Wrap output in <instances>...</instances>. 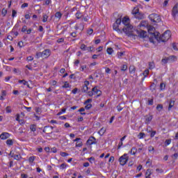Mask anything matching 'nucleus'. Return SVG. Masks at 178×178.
Instances as JSON below:
<instances>
[{
  "mask_svg": "<svg viewBox=\"0 0 178 178\" xmlns=\"http://www.w3.org/2000/svg\"><path fill=\"white\" fill-rule=\"evenodd\" d=\"M123 54H124L123 52L118 53V58H119V59H120L122 58V56H123Z\"/></svg>",
  "mask_w": 178,
  "mask_h": 178,
  "instance_id": "nucleus-58",
  "label": "nucleus"
},
{
  "mask_svg": "<svg viewBox=\"0 0 178 178\" xmlns=\"http://www.w3.org/2000/svg\"><path fill=\"white\" fill-rule=\"evenodd\" d=\"M42 54L43 55V58H49V56H51V50H49V49H47L43 51Z\"/></svg>",
  "mask_w": 178,
  "mask_h": 178,
  "instance_id": "nucleus-14",
  "label": "nucleus"
},
{
  "mask_svg": "<svg viewBox=\"0 0 178 178\" xmlns=\"http://www.w3.org/2000/svg\"><path fill=\"white\" fill-rule=\"evenodd\" d=\"M149 19L151 20V22H153V23H160L161 22V17L156 13L150 14L149 15Z\"/></svg>",
  "mask_w": 178,
  "mask_h": 178,
  "instance_id": "nucleus-5",
  "label": "nucleus"
},
{
  "mask_svg": "<svg viewBox=\"0 0 178 178\" xmlns=\"http://www.w3.org/2000/svg\"><path fill=\"white\" fill-rule=\"evenodd\" d=\"M165 87H166V85H165V83H161L160 84V88H161V90H165Z\"/></svg>",
  "mask_w": 178,
  "mask_h": 178,
  "instance_id": "nucleus-48",
  "label": "nucleus"
},
{
  "mask_svg": "<svg viewBox=\"0 0 178 178\" xmlns=\"http://www.w3.org/2000/svg\"><path fill=\"white\" fill-rule=\"evenodd\" d=\"M149 73V70H145L143 72V76H144V77H147Z\"/></svg>",
  "mask_w": 178,
  "mask_h": 178,
  "instance_id": "nucleus-33",
  "label": "nucleus"
},
{
  "mask_svg": "<svg viewBox=\"0 0 178 178\" xmlns=\"http://www.w3.org/2000/svg\"><path fill=\"white\" fill-rule=\"evenodd\" d=\"M26 31H27V26L24 25L22 29V32L26 33Z\"/></svg>",
  "mask_w": 178,
  "mask_h": 178,
  "instance_id": "nucleus-49",
  "label": "nucleus"
},
{
  "mask_svg": "<svg viewBox=\"0 0 178 178\" xmlns=\"http://www.w3.org/2000/svg\"><path fill=\"white\" fill-rule=\"evenodd\" d=\"M170 31L168 30L164 32V33L159 37V35H158L157 41L159 42H166L170 38Z\"/></svg>",
  "mask_w": 178,
  "mask_h": 178,
  "instance_id": "nucleus-3",
  "label": "nucleus"
},
{
  "mask_svg": "<svg viewBox=\"0 0 178 178\" xmlns=\"http://www.w3.org/2000/svg\"><path fill=\"white\" fill-rule=\"evenodd\" d=\"M35 58L36 59H40V58H44L42 52H36Z\"/></svg>",
  "mask_w": 178,
  "mask_h": 178,
  "instance_id": "nucleus-22",
  "label": "nucleus"
},
{
  "mask_svg": "<svg viewBox=\"0 0 178 178\" xmlns=\"http://www.w3.org/2000/svg\"><path fill=\"white\" fill-rule=\"evenodd\" d=\"M172 48L175 51H178L177 45H176V43H172Z\"/></svg>",
  "mask_w": 178,
  "mask_h": 178,
  "instance_id": "nucleus-50",
  "label": "nucleus"
},
{
  "mask_svg": "<svg viewBox=\"0 0 178 178\" xmlns=\"http://www.w3.org/2000/svg\"><path fill=\"white\" fill-rule=\"evenodd\" d=\"M63 41H65V39H63V38H61L57 40V42H58V44H60V42H63Z\"/></svg>",
  "mask_w": 178,
  "mask_h": 178,
  "instance_id": "nucleus-64",
  "label": "nucleus"
},
{
  "mask_svg": "<svg viewBox=\"0 0 178 178\" xmlns=\"http://www.w3.org/2000/svg\"><path fill=\"white\" fill-rule=\"evenodd\" d=\"M29 6V3H24L22 6L21 8H27Z\"/></svg>",
  "mask_w": 178,
  "mask_h": 178,
  "instance_id": "nucleus-57",
  "label": "nucleus"
},
{
  "mask_svg": "<svg viewBox=\"0 0 178 178\" xmlns=\"http://www.w3.org/2000/svg\"><path fill=\"white\" fill-rule=\"evenodd\" d=\"M30 130H31L34 133V131H35V130H37V125H35V124H31Z\"/></svg>",
  "mask_w": 178,
  "mask_h": 178,
  "instance_id": "nucleus-23",
  "label": "nucleus"
},
{
  "mask_svg": "<svg viewBox=\"0 0 178 178\" xmlns=\"http://www.w3.org/2000/svg\"><path fill=\"white\" fill-rule=\"evenodd\" d=\"M137 34L140 37V38H145V37H147V31H137Z\"/></svg>",
  "mask_w": 178,
  "mask_h": 178,
  "instance_id": "nucleus-13",
  "label": "nucleus"
},
{
  "mask_svg": "<svg viewBox=\"0 0 178 178\" xmlns=\"http://www.w3.org/2000/svg\"><path fill=\"white\" fill-rule=\"evenodd\" d=\"M92 33H94V30L92 29H90L89 30H88V34H89L90 35H91Z\"/></svg>",
  "mask_w": 178,
  "mask_h": 178,
  "instance_id": "nucleus-59",
  "label": "nucleus"
},
{
  "mask_svg": "<svg viewBox=\"0 0 178 178\" xmlns=\"http://www.w3.org/2000/svg\"><path fill=\"white\" fill-rule=\"evenodd\" d=\"M113 30H115V31H118L120 34H122V33H123V31H122V30H120V29H119V25H118V24L114 23L113 25Z\"/></svg>",
  "mask_w": 178,
  "mask_h": 178,
  "instance_id": "nucleus-16",
  "label": "nucleus"
},
{
  "mask_svg": "<svg viewBox=\"0 0 178 178\" xmlns=\"http://www.w3.org/2000/svg\"><path fill=\"white\" fill-rule=\"evenodd\" d=\"M121 23H122V19H120V18L117 19L116 21H115V24H118V26H119L120 24H121Z\"/></svg>",
  "mask_w": 178,
  "mask_h": 178,
  "instance_id": "nucleus-38",
  "label": "nucleus"
},
{
  "mask_svg": "<svg viewBox=\"0 0 178 178\" xmlns=\"http://www.w3.org/2000/svg\"><path fill=\"white\" fill-rule=\"evenodd\" d=\"M88 95H89V97H92V95H94V91H88Z\"/></svg>",
  "mask_w": 178,
  "mask_h": 178,
  "instance_id": "nucleus-60",
  "label": "nucleus"
},
{
  "mask_svg": "<svg viewBox=\"0 0 178 178\" xmlns=\"http://www.w3.org/2000/svg\"><path fill=\"white\" fill-rule=\"evenodd\" d=\"M75 16L76 19H81L83 15H81V13L80 11H77V13L75 14Z\"/></svg>",
  "mask_w": 178,
  "mask_h": 178,
  "instance_id": "nucleus-27",
  "label": "nucleus"
},
{
  "mask_svg": "<svg viewBox=\"0 0 178 178\" xmlns=\"http://www.w3.org/2000/svg\"><path fill=\"white\" fill-rule=\"evenodd\" d=\"M90 102H92V99H88L87 100H86L85 102H84V105H87V104H90Z\"/></svg>",
  "mask_w": 178,
  "mask_h": 178,
  "instance_id": "nucleus-39",
  "label": "nucleus"
},
{
  "mask_svg": "<svg viewBox=\"0 0 178 178\" xmlns=\"http://www.w3.org/2000/svg\"><path fill=\"white\" fill-rule=\"evenodd\" d=\"M129 73L131 74L136 73V67H134V65H131L129 67Z\"/></svg>",
  "mask_w": 178,
  "mask_h": 178,
  "instance_id": "nucleus-19",
  "label": "nucleus"
},
{
  "mask_svg": "<svg viewBox=\"0 0 178 178\" xmlns=\"http://www.w3.org/2000/svg\"><path fill=\"white\" fill-rule=\"evenodd\" d=\"M122 23L124 25L122 31L128 35V34L131 33V30H133V26L130 24V18L129 17H124L122 20Z\"/></svg>",
  "mask_w": 178,
  "mask_h": 178,
  "instance_id": "nucleus-1",
  "label": "nucleus"
},
{
  "mask_svg": "<svg viewBox=\"0 0 178 178\" xmlns=\"http://www.w3.org/2000/svg\"><path fill=\"white\" fill-rule=\"evenodd\" d=\"M55 17H57V19H60L62 17V13H60V12L56 13Z\"/></svg>",
  "mask_w": 178,
  "mask_h": 178,
  "instance_id": "nucleus-31",
  "label": "nucleus"
},
{
  "mask_svg": "<svg viewBox=\"0 0 178 178\" xmlns=\"http://www.w3.org/2000/svg\"><path fill=\"white\" fill-rule=\"evenodd\" d=\"M130 154L132 155H136V154H137V148H136V147H132L130 151Z\"/></svg>",
  "mask_w": 178,
  "mask_h": 178,
  "instance_id": "nucleus-21",
  "label": "nucleus"
},
{
  "mask_svg": "<svg viewBox=\"0 0 178 178\" xmlns=\"http://www.w3.org/2000/svg\"><path fill=\"white\" fill-rule=\"evenodd\" d=\"M156 88V85H155L154 83H152L150 86V90H152V91H154Z\"/></svg>",
  "mask_w": 178,
  "mask_h": 178,
  "instance_id": "nucleus-36",
  "label": "nucleus"
},
{
  "mask_svg": "<svg viewBox=\"0 0 178 178\" xmlns=\"http://www.w3.org/2000/svg\"><path fill=\"white\" fill-rule=\"evenodd\" d=\"M156 109H157V111H159V112H161V111H162V109H163V105L158 104L156 106Z\"/></svg>",
  "mask_w": 178,
  "mask_h": 178,
  "instance_id": "nucleus-29",
  "label": "nucleus"
},
{
  "mask_svg": "<svg viewBox=\"0 0 178 178\" xmlns=\"http://www.w3.org/2000/svg\"><path fill=\"white\" fill-rule=\"evenodd\" d=\"M17 15V11L13 10V13H12V17H16V15Z\"/></svg>",
  "mask_w": 178,
  "mask_h": 178,
  "instance_id": "nucleus-46",
  "label": "nucleus"
},
{
  "mask_svg": "<svg viewBox=\"0 0 178 178\" xmlns=\"http://www.w3.org/2000/svg\"><path fill=\"white\" fill-rule=\"evenodd\" d=\"M131 13L132 15H134L136 19H138L139 20L144 19V14L140 13V9L138 8V7H134L132 10Z\"/></svg>",
  "mask_w": 178,
  "mask_h": 178,
  "instance_id": "nucleus-4",
  "label": "nucleus"
},
{
  "mask_svg": "<svg viewBox=\"0 0 178 178\" xmlns=\"http://www.w3.org/2000/svg\"><path fill=\"white\" fill-rule=\"evenodd\" d=\"M175 100L170 99V101L169 102L168 111H171L172 108H173V106H175Z\"/></svg>",
  "mask_w": 178,
  "mask_h": 178,
  "instance_id": "nucleus-17",
  "label": "nucleus"
},
{
  "mask_svg": "<svg viewBox=\"0 0 178 178\" xmlns=\"http://www.w3.org/2000/svg\"><path fill=\"white\" fill-rule=\"evenodd\" d=\"M154 67H155V64L153 62L149 63V69H154Z\"/></svg>",
  "mask_w": 178,
  "mask_h": 178,
  "instance_id": "nucleus-40",
  "label": "nucleus"
},
{
  "mask_svg": "<svg viewBox=\"0 0 178 178\" xmlns=\"http://www.w3.org/2000/svg\"><path fill=\"white\" fill-rule=\"evenodd\" d=\"M81 49H82V51H86V49H87V46H86V44H82L81 45Z\"/></svg>",
  "mask_w": 178,
  "mask_h": 178,
  "instance_id": "nucleus-44",
  "label": "nucleus"
},
{
  "mask_svg": "<svg viewBox=\"0 0 178 178\" xmlns=\"http://www.w3.org/2000/svg\"><path fill=\"white\" fill-rule=\"evenodd\" d=\"M88 86H90V81H85L84 85L83 86V88H81V92H87L88 91Z\"/></svg>",
  "mask_w": 178,
  "mask_h": 178,
  "instance_id": "nucleus-10",
  "label": "nucleus"
},
{
  "mask_svg": "<svg viewBox=\"0 0 178 178\" xmlns=\"http://www.w3.org/2000/svg\"><path fill=\"white\" fill-rule=\"evenodd\" d=\"M127 161H129V156H127V154H124L119 159V162L122 166H124V165L127 163Z\"/></svg>",
  "mask_w": 178,
  "mask_h": 178,
  "instance_id": "nucleus-6",
  "label": "nucleus"
},
{
  "mask_svg": "<svg viewBox=\"0 0 178 178\" xmlns=\"http://www.w3.org/2000/svg\"><path fill=\"white\" fill-rule=\"evenodd\" d=\"M172 58H175V56H172V57L163 58L162 59L161 62H163V63H167L170 60V58L172 59Z\"/></svg>",
  "mask_w": 178,
  "mask_h": 178,
  "instance_id": "nucleus-25",
  "label": "nucleus"
},
{
  "mask_svg": "<svg viewBox=\"0 0 178 178\" xmlns=\"http://www.w3.org/2000/svg\"><path fill=\"white\" fill-rule=\"evenodd\" d=\"M85 109H86V111H90V109L91 108H92V104H85Z\"/></svg>",
  "mask_w": 178,
  "mask_h": 178,
  "instance_id": "nucleus-28",
  "label": "nucleus"
},
{
  "mask_svg": "<svg viewBox=\"0 0 178 178\" xmlns=\"http://www.w3.org/2000/svg\"><path fill=\"white\" fill-rule=\"evenodd\" d=\"M170 143H172V140L168 139L165 141V145H170Z\"/></svg>",
  "mask_w": 178,
  "mask_h": 178,
  "instance_id": "nucleus-51",
  "label": "nucleus"
},
{
  "mask_svg": "<svg viewBox=\"0 0 178 178\" xmlns=\"http://www.w3.org/2000/svg\"><path fill=\"white\" fill-rule=\"evenodd\" d=\"M155 149L154 148V147H152V146H149V147H148V151H149V152H152V151H154Z\"/></svg>",
  "mask_w": 178,
  "mask_h": 178,
  "instance_id": "nucleus-63",
  "label": "nucleus"
},
{
  "mask_svg": "<svg viewBox=\"0 0 178 178\" xmlns=\"http://www.w3.org/2000/svg\"><path fill=\"white\" fill-rule=\"evenodd\" d=\"M76 147H83V142L79 140L76 142Z\"/></svg>",
  "mask_w": 178,
  "mask_h": 178,
  "instance_id": "nucleus-41",
  "label": "nucleus"
},
{
  "mask_svg": "<svg viewBox=\"0 0 178 178\" xmlns=\"http://www.w3.org/2000/svg\"><path fill=\"white\" fill-rule=\"evenodd\" d=\"M60 169H65V168H67V164L62 163L61 165H60Z\"/></svg>",
  "mask_w": 178,
  "mask_h": 178,
  "instance_id": "nucleus-43",
  "label": "nucleus"
},
{
  "mask_svg": "<svg viewBox=\"0 0 178 178\" xmlns=\"http://www.w3.org/2000/svg\"><path fill=\"white\" fill-rule=\"evenodd\" d=\"M6 13H8V10L5 8L2 9L1 15H3V17L6 16Z\"/></svg>",
  "mask_w": 178,
  "mask_h": 178,
  "instance_id": "nucleus-35",
  "label": "nucleus"
},
{
  "mask_svg": "<svg viewBox=\"0 0 178 178\" xmlns=\"http://www.w3.org/2000/svg\"><path fill=\"white\" fill-rule=\"evenodd\" d=\"M92 91H93L94 95H97L96 96V98H98L102 95V91H101L99 89H98V86H95L93 88H92Z\"/></svg>",
  "mask_w": 178,
  "mask_h": 178,
  "instance_id": "nucleus-7",
  "label": "nucleus"
},
{
  "mask_svg": "<svg viewBox=\"0 0 178 178\" xmlns=\"http://www.w3.org/2000/svg\"><path fill=\"white\" fill-rule=\"evenodd\" d=\"M86 51H88L89 52H92V51H94V47H86Z\"/></svg>",
  "mask_w": 178,
  "mask_h": 178,
  "instance_id": "nucleus-42",
  "label": "nucleus"
},
{
  "mask_svg": "<svg viewBox=\"0 0 178 178\" xmlns=\"http://www.w3.org/2000/svg\"><path fill=\"white\" fill-rule=\"evenodd\" d=\"M172 158H174V159H177V158H178V152L174 154L172 156Z\"/></svg>",
  "mask_w": 178,
  "mask_h": 178,
  "instance_id": "nucleus-61",
  "label": "nucleus"
},
{
  "mask_svg": "<svg viewBox=\"0 0 178 178\" xmlns=\"http://www.w3.org/2000/svg\"><path fill=\"white\" fill-rule=\"evenodd\" d=\"M151 120H152V115H147L145 117V123L147 124H148Z\"/></svg>",
  "mask_w": 178,
  "mask_h": 178,
  "instance_id": "nucleus-18",
  "label": "nucleus"
},
{
  "mask_svg": "<svg viewBox=\"0 0 178 178\" xmlns=\"http://www.w3.org/2000/svg\"><path fill=\"white\" fill-rule=\"evenodd\" d=\"M60 155H61V156H69V154H67L65 152H61Z\"/></svg>",
  "mask_w": 178,
  "mask_h": 178,
  "instance_id": "nucleus-53",
  "label": "nucleus"
},
{
  "mask_svg": "<svg viewBox=\"0 0 178 178\" xmlns=\"http://www.w3.org/2000/svg\"><path fill=\"white\" fill-rule=\"evenodd\" d=\"M10 137V134L8 132H3L0 135V138L1 140H7V138H9Z\"/></svg>",
  "mask_w": 178,
  "mask_h": 178,
  "instance_id": "nucleus-15",
  "label": "nucleus"
},
{
  "mask_svg": "<svg viewBox=\"0 0 178 178\" xmlns=\"http://www.w3.org/2000/svg\"><path fill=\"white\" fill-rule=\"evenodd\" d=\"M7 145H13V140L11 139H8L6 140Z\"/></svg>",
  "mask_w": 178,
  "mask_h": 178,
  "instance_id": "nucleus-32",
  "label": "nucleus"
},
{
  "mask_svg": "<svg viewBox=\"0 0 178 178\" xmlns=\"http://www.w3.org/2000/svg\"><path fill=\"white\" fill-rule=\"evenodd\" d=\"M18 46L19 47V48H23V47L24 46L23 41H20L18 42Z\"/></svg>",
  "mask_w": 178,
  "mask_h": 178,
  "instance_id": "nucleus-54",
  "label": "nucleus"
},
{
  "mask_svg": "<svg viewBox=\"0 0 178 178\" xmlns=\"http://www.w3.org/2000/svg\"><path fill=\"white\" fill-rule=\"evenodd\" d=\"M104 133H105V130H104V128H102V129L99 131V134H100V136H102Z\"/></svg>",
  "mask_w": 178,
  "mask_h": 178,
  "instance_id": "nucleus-47",
  "label": "nucleus"
},
{
  "mask_svg": "<svg viewBox=\"0 0 178 178\" xmlns=\"http://www.w3.org/2000/svg\"><path fill=\"white\" fill-rule=\"evenodd\" d=\"M8 155L11 156V158H14L15 161H20V158H22V156L20 154H15L13 151H10Z\"/></svg>",
  "mask_w": 178,
  "mask_h": 178,
  "instance_id": "nucleus-9",
  "label": "nucleus"
},
{
  "mask_svg": "<svg viewBox=\"0 0 178 178\" xmlns=\"http://www.w3.org/2000/svg\"><path fill=\"white\" fill-rule=\"evenodd\" d=\"M34 161H35V156H32L29 158V162L31 163H33Z\"/></svg>",
  "mask_w": 178,
  "mask_h": 178,
  "instance_id": "nucleus-26",
  "label": "nucleus"
},
{
  "mask_svg": "<svg viewBox=\"0 0 178 178\" xmlns=\"http://www.w3.org/2000/svg\"><path fill=\"white\" fill-rule=\"evenodd\" d=\"M178 15V4H175L172 10V16L176 19V16Z\"/></svg>",
  "mask_w": 178,
  "mask_h": 178,
  "instance_id": "nucleus-8",
  "label": "nucleus"
},
{
  "mask_svg": "<svg viewBox=\"0 0 178 178\" xmlns=\"http://www.w3.org/2000/svg\"><path fill=\"white\" fill-rule=\"evenodd\" d=\"M43 133H46V134H52V129H51L50 126H45L42 129Z\"/></svg>",
  "mask_w": 178,
  "mask_h": 178,
  "instance_id": "nucleus-12",
  "label": "nucleus"
},
{
  "mask_svg": "<svg viewBox=\"0 0 178 178\" xmlns=\"http://www.w3.org/2000/svg\"><path fill=\"white\" fill-rule=\"evenodd\" d=\"M147 30L149 33L148 37L149 38L150 42H154V38H155V40H158V36L159 35V33L158 32L155 33V27L152 26H149L147 28Z\"/></svg>",
  "mask_w": 178,
  "mask_h": 178,
  "instance_id": "nucleus-2",
  "label": "nucleus"
},
{
  "mask_svg": "<svg viewBox=\"0 0 178 178\" xmlns=\"http://www.w3.org/2000/svg\"><path fill=\"white\" fill-rule=\"evenodd\" d=\"M42 22L43 23H47V22H48V15H47V14L43 15Z\"/></svg>",
  "mask_w": 178,
  "mask_h": 178,
  "instance_id": "nucleus-30",
  "label": "nucleus"
},
{
  "mask_svg": "<svg viewBox=\"0 0 178 178\" xmlns=\"http://www.w3.org/2000/svg\"><path fill=\"white\" fill-rule=\"evenodd\" d=\"M145 136V134L143 133V132H140L139 133L138 137H139V138H144V136Z\"/></svg>",
  "mask_w": 178,
  "mask_h": 178,
  "instance_id": "nucleus-45",
  "label": "nucleus"
},
{
  "mask_svg": "<svg viewBox=\"0 0 178 178\" xmlns=\"http://www.w3.org/2000/svg\"><path fill=\"white\" fill-rule=\"evenodd\" d=\"M95 140H97L95 138V137L94 136H90L88 140L86 142V144L88 145H92V144H97V143L95 142Z\"/></svg>",
  "mask_w": 178,
  "mask_h": 178,
  "instance_id": "nucleus-11",
  "label": "nucleus"
},
{
  "mask_svg": "<svg viewBox=\"0 0 178 178\" xmlns=\"http://www.w3.org/2000/svg\"><path fill=\"white\" fill-rule=\"evenodd\" d=\"M155 134H156V131H153L151 132V134H150V137L151 138H152L153 137L155 136Z\"/></svg>",
  "mask_w": 178,
  "mask_h": 178,
  "instance_id": "nucleus-55",
  "label": "nucleus"
},
{
  "mask_svg": "<svg viewBox=\"0 0 178 178\" xmlns=\"http://www.w3.org/2000/svg\"><path fill=\"white\" fill-rule=\"evenodd\" d=\"M148 105H154V99L148 100Z\"/></svg>",
  "mask_w": 178,
  "mask_h": 178,
  "instance_id": "nucleus-56",
  "label": "nucleus"
},
{
  "mask_svg": "<svg viewBox=\"0 0 178 178\" xmlns=\"http://www.w3.org/2000/svg\"><path fill=\"white\" fill-rule=\"evenodd\" d=\"M152 174V171L151 169H147L145 173V177H151V175Z\"/></svg>",
  "mask_w": 178,
  "mask_h": 178,
  "instance_id": "nucleus-20",
  "label": "nucleus"
},
{
  "mask_svg": "<svg viewBox=\"0 0 178 178\" xmlns=\"http://www.w3.org/2000/svg\"><path fill=\"white\" fill-rule=\"evenodd\" d=\"M106 52L108 55H112V54H113V49H112V47H108L106 49Z\"/></svg>",
  "mask_w": 178,
  "mask_h": 178,
  "instance_id": "nucleus-24",
  "label": "nucleus"
},
{
  "mask_svg": "<svg viewBox=\"0 0 178 178\" xmlns=\"http://www.w3.org/2000/svg\"><path fill=\"white\" fill-rule=\"evenodd\" d=\"M121 70L122 72H126L127 70V65H123L122 67H121Z\"/></svg>",
  "mask_w": 178,
  "mask_h": 178,
  "instance_id": "nucleus-37",
  "label": "nucleus"
},
{
  "mask_svg": "<svg viewBox=\"0 0 178 178\" xmlns=\"http://www.w3.org/2000/svg\"><path fill=\"white\" fill-rule=\"evenodd\" d=\"M63 88H69V83H67V81H65V83L63 86Z\"/></svg>",
  "mask_w": 178,
  "mask_h": 178,
  "instance_id": "nucleus-52",
  "label": "nucleus"
},
{
  "mask_svg": "<svg viewBox=\"0 0 178 178\" xmlns=\"http://www.w3.org/2000/svg\"><path fill=\"white\" fill-rule=\"evenodd\" d=\"M6 111L7 113H12V108L9 106L6 108Z\"/></svg>",
  "mask_w": 178,
  "mask_h": 178,
  "instance_id": "nucleus-34",
  "label": "nucleus"
},
{
  "mask_svg": "<svg viewBox=\"0 0 178 178\" xmlns=\"http://www.w3.org/2000/svg\"><path fill=\"white\" fill-rule=\"evenodd\" d=\"M29 177V175L27 174L22 173L21 174V178H27Z\"/></svg>",
  "mask_w": 178,
  "mask_h": 178,
  "instance_id": "nucleus-62",
  "label": "nucleus"
}]
</instances>
